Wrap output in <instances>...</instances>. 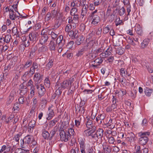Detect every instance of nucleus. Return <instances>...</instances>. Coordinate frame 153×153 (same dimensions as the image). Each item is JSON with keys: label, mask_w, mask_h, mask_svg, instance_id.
Returning <instances> with one entry per match:
<instances>
[{"label": "nucleus", "mask_w": 153, "mask_h": 153, "mask_svg": "<svg viewBox=\"0 0 153 153\" xmlns=\"http://www.w3.org/2000/svg\"><path fill=\"white\" fill-rule=\"evenodd\" d=\"M150 134V133L149 132H141L138 133V136L140 137L139 138V144L143 146L145 145L149 141L148 137Z\"/></svg>", "instance_id": "1"}, {"label": "nucleus", "mask_w": 153, "mask_h": 153, "mask_svg": "<svg viewBox=\"0 0 153 153\" xmlns=\"http://www.w3.org/2000/svg\"><path fill=\"white\" fill-rule=\"evenodd\" d=\"M66 125H64L63 124L61 125L59 129L60 131V135L61 139L62 141L66 142L70 140L71 138L69 135H68V133L66 131Z\"/></svg>", "instance_id": "2"}, {"label": "nucleus", "mask_w": 153, "mask_h": 153, "mask_svg": "<svg viewBox=\"0 0 153 153\" xmlns=\"http://www.w3.org/2000/svg\"><path fill=\"white\" fill-rule=\"evenodd\" d=\"M103 130L102 128H99L95 133L93 134V138L95 140L97 143H99L102 142V139L103 135Z\"/></svg>", "instance_id": "3"}, {"label": "nucleus", "mask_w": 153, "mask_h": 153, "mask_svg": "<svg viewBox=\"0 0 153 153\" xmlns=\"http://www.w3.org/2000/svg\"><path fill=\"white\" fill-rule=\"evenodd\" d=\"M55 133V131L54 130H51L49 133L48 131L44 130L42 131V136L44 139L51 140Z\"/></svg>", "instance_id": "4"}, {"label": "nucleus", "mask_w": 153, "mask_h": 153, "mask_svg": "<svg viewBox=\"0 0 153 153\" xmlns=\"http://www.w3.org/2000/svg\"><path fill=\"white\" fill-rule=\"evenodd\" d=\"M35 85L37 90L39 97H41L45 94L46 89L42 84L38 85L37 84H36Z\"/></svg>", "instance_id": "5"}, {"label": "nucleus", "mask_w": 153, "mask_h": 153, "mask_svg": "<svg viewBox=\"0 0 153 153\" xmlns=\"http://www.w3.org/2000/svg\"><path fill=\"white\" fill-rule=\"evenodd\" d=\"M32 139H33V137L31 135H27L25 136L23 140V144H21V147L25 148V146H24V145L29 144L30 143Z\"/></svg>", "instance_id": "6"}, {"label": "nucleus", "mask_w": 153, "mask_h": 153, "mask_svg": "<svg viewBox=\"0 0 153 153\" xmlns=\"http://www.w3.org/2000/svg\"><path fill=\"white\" fill-rule=\"evenodd\" d=\"M54 107L52 105L49 107L48 111L47 112L48 117L47 119L48 120H50L55 116V114L54 112Z\"/></svg>", "instance_id": "7"}, {"label": "nucleus", "mask_w": 153, "mask_h": 153, "mask_svg": "<svg viewBox=\"0 0 153 153\" xmlns=\"http://www.w3.org/2000/svg\"><path fill=\"white\" fill-rule=\"evenodd\" d=\"M43 75L41 74L40 73H35L33 77V80L35 83H40L42 79Z\"/></svg>", "instance_id": "8"}, {"label": "nucleus", "mask_w": 153, "mask_h": 153, "mask_svg": "<svg viewBox=\"0 0 153 153\" xmlns=\"http://www.w3.org/2000/svg\"><path fill=\"white\" fill-rule=\"evenodd\" d=\"M74 78H72L71 80H65L63 81L61 84V88L65 89L68 87L69 85H71V83L74 81Z\"/></svg>", "instance_id": "9"}, {"label": "nucleus", "mask_w": 153, "mask_h": 153, "mask_svg": "<svg viewBox=\"0 0 153 153\" xmlns=\"http://www.w3.org/2000/svg\"><path fill=\"white\" fill-rule=\"evenodd\" d=\"M56 43L59 44L58 52L61 53L62 51V48L65 43V40L64 39H56Z\"/></svg>", "instance_id": "10"}, {"label": "nucleus", "mask_w": 153, "mask_h": 153, "mask_svg": "<svg viewBox=\"0 0 153 153\" xmlns=\"http://www.w3.org/2000/svg\"><path fill=\"white\" fill-rule=\"evenodd\" d=\"M38 67V65L36 62H33L32 65L30 67V70L29 71V75H32L35 72V70L37 69Z\"/></svg>", "instance_id": "11"}, {"label": "nucleus", "mask_w": 153, "mask_h": 153, "mask_svg": "<svg viewBox=\"0 0 153 153\" xmlns=\"http://www.w3.org/2000/svg\"><path fill=\"white\" fill-rule=\"evenodd\" d=\"M90 17L91 18V23L93 25H97L100 21V19L98 16H90Z\"/></svg>", "instance_id": "12"}, {"label": "nucleus", "mask_w": 153, "mask_h": 153, "mask_svg": "<svg viewBox=\"0 0 153 153\" xmlns=\"http://www.w3.org/2000/svg\"><path fill=\"white\" fill-rule=\"evenodd\" d=\"M68 22L70 25L72 30L74 29L76 27V24L77 22H74L73 21L72 18L71 17H69L66 20Z\"/></svg>", "instance_id": "13"}, {"label": "nucleus", "mask_w": 153, "mask_h": 153, "mask_svg": "<svg viewBox=\"0 0 153 153\" xmlns=\"http://www.w3.org/2000/svg\"><path fill=\"white\" fill-rule=\"evenodd\" d=\"M144 93L148 97H150L151 96L152 94L153 93V89L150 88L148 87H146L144 89Z\"/></svg>", "instance_id": "14"}, {"label": "nucleus", "mask_w": 153, "mask_h": 153, "mask_svg": "<svg viewBox=\"0 0 153 153\" xmlns=\"http://www.w3.org/2000/svg\"><path fill=\"white\" fill-rule=\"evenodd\" d=\"M76 108V112L77 114H79V115H82V114H83L85 112V110L84 107H78L77 105Z\"/></svg>", "instance_id": "15"}, {"label": "nucleus", "mask_w": 153, "mask_h": 153, "mask_svg": "<svg viewBox=\"0 0 153 153\" xmlns=\"http://www.w3.org/2000/svg\"><path fill=\"white\" fill-rule=\"evenodd\" d=\"M56 40H52L50 42L49 46L51 51H55V50L56 46Z\"/></svg>", "instance_id": "16"}, {"label": "nucleus", "mask_w": 153, "mask_h": 153, "mask_svg": "<svg viewBox=\"0 0 153 153\" xmlns=\"http://www.w3.org/2000/svg\"><path fill=\"white\" fill-rule=\"evenodd\" d=\"M36 122L34 120H31L28 124V131L30 132L32 131L36 125Z\"/></svg>", "instance_id": "17"}, {"label": "nucleus", "mask_w": 153, "mask_h": 153, "mask_svg": "<svg viewBox=\"0 0 153 153\" xmlns=\"http://www.w3.org/2000/svg\"><path fill=\"white\" fill-rule=\"evenodd\" d=\"M68 32V34L70 37H73L74 38H77L78 37L79 33L77 32H74L72 30Z\"/></svg>", "instance_id": "18"}, {"label": "nucleus", "mask_w": 153, "mask_h": 153, "mask_svg": "<svg viewBox=\"0 0 153 153\" xmlns=\"http://www.w3.org/2000/svg\"><path fill=\"white\" fill-rule=\"evenodd\" d=\"M116 52L119 55H121L123 54L125 51L124 48L121 47H118L117 48H115Z\"/></svg>", "instance_id": "19"}, {"label": "nucleus", "mask_w": 153, "mask_h": 153, "mask_svg": "<svg viewBox=\"0 0 153 153\" xmlns=\"http://www.w3.org/2000/svg\"><path fill=\"white\" fill-rule=\"evenodd\" d=\"M135 29L138 35H141L143 34L141 27L139 25L137 24L136 25Z\"/></svg>", "instance_id": "20"}, {"label": "nucleus", "mask_w": 153, "mask_h": 153, "mask_svg": "<svg viewBox=\"0 0 153 153\" xmlns=\"http://www.w3.org/2000/svg\"><path fill=\"white\" fill-rule=\"evenodd\" d=\"M88 48L87 47H85L82 48L80 49L76 54V56L77 57L81 56L83 54L84 51L88 50Z\"/></svg>", "instance_id": "21"}, {"label": "nucleus", "mask_w": 153, "mask_h": 153, "mask_svg": "<svg viewBox=\"0 0 153 153\" xmlns=\"http://www.w3.org/2000/svg\"><path fill=\"white\" fill-rule=\"evenodd\" d=\"M88 8V6H85L83 7H82L81 15L82 16V18L84 16H86L87 13V10Z\"/></svg>", "instance_id": "22"}, {"label": "nucleus", "mask_w": 153, "mask_h": 153, "mask_svg": "<svg viewBox=\"0 0 153 153\" xmlns=\"http://www.w3.org/2000/svg\"><path fill=\"white\" fill-rule=\"evenodd\" d=\"M122 41L119 39H113V45L115 46H119L120 45Z\"/></svg>", "instance_id": "23"}, {"label": "nucleus", "mask_w": 153, "mask_h": 153, "mask_svg": "<svg viewBox=\"0 0 153 153\" xmlns=\"http://www.w3.org/2000/svg\"><path fill=\"white\" fill-rule=\"evenodd\" d=\"M59 13V9L58 7H55L51 11L52 16L53 18L57 17Z\"/></svg>", "instance_id": "24"}, {"label": "nucleus", "mask_w": 153, "mask_h": 153, "mask_svg": "<svg viewBox=\"0 0 153 153\" xmlns=\"http://www.w3.org/2000/svg\"><path fill=\"white\" fill-rule=\"evenodd\" d=\"M33 62L31 60L29 59L28 60L25 62L24 65V68L27 69L30 67L33 64Z\"/></svg>", "instance_id": "25"}, {"label": "nucleus", "mask_w": 153, "mask_h": 153, "mask_svg": "<svg viewBox=\"0 0 153 153\" xmlns=\"http://www.w3.org/2000/svg\"><path fill=\"white\" fill-rule=\"evenodd\" d=\"M149 42V39H144L141 44V48H144L147 46Z\"/></svg>", "instance_id": "26"}, {"label": "nucleus", "mask_w": 153, "mask_h": 153, "mask_svg": "<svg viewBox=\"0 0 153 153\" xmlns=\"http://www.w3.org/2000/svg\"><path fill=\"white\" fill-rule=\"evenodd\" d=\"M85 140L82 138L80 137L78 139V142L80 145V148L85 147Z\"/></svg>", "instance_id": "27"}, {"label": "nucleus", "mask_w": 153, "mask_h": 153, "mask_svg": "<svg viewBox=\"0 0 153 153\" xmlns=\"http://www.w3.org/2000/svg\"><path fill=\"white\" fill-rule=\"evenodd\" d=\"M10 11V12L9 13V18L10 19L14 20H15L16 17H18V16H15L13 10L12 9Z\"/></svg>", "instance_id": "28"}, {"label": "nucleus", "mask_w": 153, "mask_h": 153, "mask_svg": "<svg viewBox=\"0 0 153 153\" xmlns=\"http://www.w3.org/2000/svg\"><path fill=\"white\" fill-rule=\"evenodd\" d=\"M70 14L71 16L78 14V10L75 7H73L70 10Z\"/></svg>", "instance_id": "29"}, {"label": "nucleus", "mask_w": 153, "mask_h": 153, "mask_svg": "<svg viewBox=\"0 0 153 153\" xmlns=\"http://www.w3.org/2000/svg\"><path fill=\"white\" fill-rule=\"evenodd\" d=\"M14 96L13 95L10 94L7 99L6 103V105L7 106L10 105L12 102Z\"/></svg>", "instance_id": "30"}, {"label": "nucleus", "mask_w": 153, "mask_h": 153, "mask_svg": "<svg viewBox=\"0 0 153 153\" xmlns=\"http://www.w3.org/2000/svg\"><path fill=\"white\" fill-rule=\"evenodd\" d=\"M66 131L70 137L71 136L74 135L75 134L74 130L71 128H68V130H66Z\"/></svg>", "instance_id": "31"}, {"label": "nucleus", "mask_w": 153, "mask_h": 153, "mask_svg": "<svg viewBox=\"0 0 153 153\" xmlns=\"http://www.w3.org/2000/svg\"><path fill=\"white\" fill-rule=\"evenodd\" d=\"M81 116L77 118V119L75 121V125L77 127H79L80 124L82 117Z\"/></svg>", "instance_id": "32"}, {"label": "nucleus", "mask_w": 153, "mask_h": 153, "mask_svg": "<svg viewBox=\"0 0 153 153\" xmlns=\"http://www.w3.org/2000/svg\"><path fill=\"white\" fill-rule=\"evenodd\" d=\"M105 118V114L104 113L101 114L98 116V118L100 120L99 122V124H101L102 123V121Z\"/></svg>", "instance_id": "33"}, {"label": "nucleus", "mask_w": 153, "mask_h": 153, "mask_svg": "<svg viewBox=\"0 0 153 153\" xmlns=\"http://www.w3.org/2000/svg\"><path fill=\"white\" fill-rule=\"evenodd\" d=\"M93 134H93V133L90 132L88 129L85 130L84 131V134L86 136H91L92 138L93 136Z\"/></svg>", "instance_id": "34"}, {"label": "nucleus", "mask_w": 153, "mask_h": 153, "mask_svg": "<svg viewBox=\"0 0 153 153\" xmlns=\"http://www.w3.org/2000/svg\"><path fill=\"white\" fill-rule=\"evenodd\" d=\"M44 84L45 86L49 88L50 85V82L48 78H46L44 82Z\"/></svg>", "instance_id": "35"}, {"label": "nucleus", "mask_w": 153, "mask_h": 153, "mask_svg": "<svg viewBox=\"0 0 153 153\" xmlns=\"http://www.w3.org/2000/svg\"><path fill=\"white\" fill-rule=\"evenodd\" d=\"M22 134L21 133L15 135L13 139V140H15L16 142H19V137L22 136Z\"/></svg>", "instance_id": "36"}, {"label": "nucleus", "mask_w": 153, "mask_h": 153, "mask_svg": "<svg viewBox=\"0 0 153 153\" xmlns=\"http://www.w3.org/2000/svg\"><path fill=\"white\" fill-rule=\"evenodd\" d=\"M59 86L57 85L56 88H57V90L55 91V93L58 95H59L61 94L62 93V91H61V87H59Z\"/></svg>", "instance_id": "37"}, {"label": "nucleus", "mask_w": 153, "mask_h": 153, "mask_svg": "<svg viewBox=\"0 0 153 153\" xmlns=\"http://www.w3.org/2000/svg\"><path fill=\"white\" fill-rule=\"evenodd\" d=\"M53 65V60L52 59L50 60L49 62L46 65L47 68L50 69L51 68Z\"/></svg>", "instance_id": "38"}, {"label": "nucleus", "mask_w": 153, "mask_h": 153, "mask_svg": "<svg viewBox=\"0 0 153 153\" xmlns=\"http://www.w3.org/2000/svg\"><path fill=\"white\" fill-rule=\"evenodd\" d=\"M135 152L136 153H142V151L140 147L139 146H135Z\"/></svg>", "instance_id": "39"}, {"label": "nucleus", "mask_w": 153, "mask_h": 153, "mask_svg": "<svg viewBox=\"0 0 153 153\" xmlns=\"http://www.w3.org/2000/svg\"><path fill=\"white\" fill-rule=\"evenodd\" d=\"M113 51V48L111 46H109L107 49L105 50V51L107 53L108 55H110Z\"/></svg>", "instance_id": "40"}, {"label": "nucleus", "mask_w": 153, "mask_h": 153, "mask_svg": "<svg viewBox=\"0 0 153 153\" xmlns=\"http://www.w3.org/2000/svg\"><path fill=\"white\" fill-rule=\"evenodd\" d=\"M105 47L104 45H103V46L97 49L96 51V53H98L100 52H102L104 51H105Z\"/></svg>", "instance_id": "41"}, {"label": "nucleus", "mask_w": 153, "mask_h": 153, "mask_svg": "<svg viewBox=\"0 0 153 153\" xmlns=\"http://www.w3.org/2000/svg\"><path fill=\"white\" fill-rule=\"evenodd\" d=\"M22 41L25 47H28L30 44V42L29 40H27L26 39H22Z\"/></svg>", "instance_id": "42"}, {"label": "nucleus", "mask_w": 153, "mask_h": 153, "mask_svg": "<svg viewBox=\"0 0 153 153\" xmlns=\"http://www.w3.org/2000/svg\"><path fill=\"white\" fill-rule=\"evenodd\" d=\"M35 87L32 86L30 87V94L31 97H33L35 95Z\"/></svg>", "instance_id": "43"}, {"label": "nucleus", "mask_w": 153, "mask_h": 153, "mask_svg": "<svg viewBox=\"0 0 153 153\" xmlns=\"http://www.w3.org/2000/svg\"><path fill=\"white\" fill-rule=\"evenodd\" d=\"M125 12V10L123 7L119 10V14L120 16H123Z\"/></svg>", "instance_id": "44"}, {"label": "nucleus", "mask_w": 153, "mask_h": 153, "mask_svg": "<svg viewBox=\"0 0 153 153\" xmlns=\"http://www.w3.org/2000/svg\"><path fill=\"white\" fill-rule=\"evenodd\" d=\"M52 17H53L51 15V13L48 12L45 17V21H48L49 20H50Z\"/></svg>", "instance_id": "45"}, {"label": "nucleus", "mask_w": 153, "mask_h": 153, "mask_svg": "<svg viewBox=\"0 0 153 153\" xmlns=\"http://www.w3.org/2000/svg\"><path fill=\"white\" fill-rule=\"evenodd\" d=\"M28 75H29V71H27L25 72L24 74L23 75V76L22 77V79L25 82H26L27 80V76Z\"/></svg>", "instance_id": "46"}, {"label": "nucleus", "mask_w": 153, "mask_h": 153, "mask_svg": "<svg viewBox=\"0 0 153 153\" xmlns=\"http://www.w3.org/2000/svg\"><path fill=\"white\" fill-rule=\"evenodd\" d=\"M127 72L125 69L122 68L120 70V74L122 77L125 76L126 73Z\"/></svg>", "instance_id": "47"}, {"label": "nucleus", "mask_w": 153, "mask_h": 153, "mask_svg": "<svg viewBox=\"0 0 153 153\" xmlns=\"http://www.w3.org/2000/svg\"><path fill=\"white\" fill-rule=\"evenodd\" d=\"M88 128V129L90 132H91V133H93V134L95 132L96 129V127L94 126L89 127V128Z\"/></svg>", "instance_id": "48"}, {"label": "nucleus", "mask_w": 153, "mask_h": 153, "mask_svg": "<svg viewBox=\"0 0 153 153\" xmlns=\"http://www.w3.org/2000/svg\"><path fill=\"white\" fill-rule=\"evenodd\" d=\"M71 153H79L78 148L76 147L74 149H72L71 151Z\"/></svg>", "instance_id": "49"}, {"label": "nucleus", "mask_w": 153, "mask_h": 153, "mask_svg": "<svg viewBox=\"0 0 153 153\" xmlns=\"http://www.w3.org/2000/svg\"><path fill=\"white\" fill-rule=\"evenodd\" d=\"M80 5L82 7L85 6H88L87 4H86V0H80Z\"/></svg>", "instance_id": "50"}, {"label": "nucleus", "mask_w": 153, "mask_h": 153, "mask_svg": "<svg viewBox=\"0 0 153 153\" xmlns=\"http://www.w3.org/2000/svg\"><path fill=\"white\" fill-rule=\"evenodd\" d=\"M19 103L20 104H23L25 102V97L22 96L19 97L18 99Z\"/></svg>", "instance_id": "51"}, {"label": "nucleus", "mask_w": 153, "mask_h": 153, "mask_svg": "<svg viewBox=\"0 0 153 153\" xmlns=\"http://www.w3.org/2000/svg\"><path fill=\"white\" fill-rule=\"evenodd\" d=\"M93 125L92 121L91 120H88L86 123V127L87 128H89V127L92 126Z\"/></svg>", "instance_id": "52"}, {"label": "nucleus", "mask_w": 153, "mask_h": 153, "mask_svg": "<svg viewBox=\"0 0 153 153\" xmlns=\"http://www.w3.org/2000/svg\"><path fill=\"white\" fill-rule=\"evenodd\" d=\"M27 89V87L25 86V82H23L22 84H21L19 86V90H21L25 89Z\"/></svg>", "instance_id": "53"}, {"label": "nucleus", "mask_w": 153, "mask_h": 153, "mask_svg": "<svg viewBox=\"0 0 153 153\" xmlns=\"http://www.w3.org/2000/svg\"><path fill=\"white\" fill-rule=\"evenodd\" d=\"M102 59L101 57H100L96 59L94 61V62L97 63H98L99 64H100L102 63Z\"/></svg>", "instance_id": "54"}, {"label": "nucleus", "mask_w": 153, "mask_h": 153, "mask_svg": "<svg viewBox=\"0 0 153 153\" xmlns=\"http://www.w3.org/2000/svg\"><path fill=\"white\" fill-rule=\"evenodd\" d=\"M127 41L130 44L133 45L136 44L134 41L133 39H126Z\"/></svg>", "instance_id": "55"}, {"label": "nucleus", "mask_w": 153, "mask_h": 153, "mask_svg": "<svg viewBox=\"0 0 153 153\" xmlns=\"http://www.w3.org/2000/svg\"><path fill=\"white\" fill-rule=\"evenodd\" d=\"M19 104H18L17 102H16L15 103L13 108L14 111H15L16 110V111H18L19 108Z\"/></svg>", "instance_id": "56"}, {"label": "nucleus", "mask_w": 153, "mask_h": 153, "mask_svg": "<svg viewBox=\"0 0 153 153\" xmlns=\"http://www.w3.org/2000/svg\"><path fill=\"white\" fill-rule=\"evenodd\" d=\"M20 91V94L21 96H23L27 93V89L24 90H19Z\"/></svg>", "instance_id": "57"}, {"label": "nucleus", "mask_w": 153, "mask_h": 153, "mask_svg": "<svg viewBox=\"0 0 153 153\" xmlns=\"http://www.w3.org/2000/svg\"><path fill=\"white\" fill-rule=\"evenodd\" d=\"M57 121L55 120H51L49 123V125L51 127H53L57 123Z\"/></svg>", "instance_id": "58"}, {"label": "nucleus", "mask_w": 153, "mask_h": 153, "mask_svg": "<svg viewBox=\"0 0 153 153\" xmlns=\"http://www.w3.org/2000/svg\"><path fill=\"white\" fill-rule=\"evenodd\" d=\"M108 141L110 144H114L115 142L114 139L112 137H108Z\"/></svg>", "instance_id": "59"}, {"label": "nucleus", "mask_w": 153, "mask_h": 153, "mask_svg": "<svg viewBox=\"0 0 153 153\" xmlns=\"http://www.w3.org/2000/svg\"><path fill=\"white\" fill-rule=\"evenodd\" d=\"M102 1V0H94V4L95 6H97L100 4Z\"/></svg>", "instance_id": "60"}, {"label": "nucleus", "mask_w": 153, "mask_h": 153, "mask_svg": "<svg viewBox=\"0 0 153 153\" xmlns=\"http://www.w3.org/2000/svg\"><path fill=\"white\" fill-rule=\"evenodd\" d=\"M103 149L104 153H109L111 152L110 148L108 146H106L105 148L103 147Z\"/></svg>", "instance_id": "61"}, {"label": "nucleus", "mask_w": 153, "mask_h": 153, "mask_svg": "<svg viewBox=\"0 0 153 153\" xmlns=\"http://www.w3.org/2000/svg\"><path fill=\"white\" fill-rule=\"evenodd\" d=\"M72 30V28L70 26V25L68 23L65 27V30L66 32H68Z\"/></svg>", "instance_id": "62"}, {"label": "nucleus", "mask_w": 153, "mask_h": 153, "mask_svg": "<svg viewBox=\"0 0 153 153\" xmlns=\"http://www.w3.org/2000/svg\"><path fill=\"white\" fill-rule=\"evenodd\" d=\"M72 16H74L73 19H72V20L74 22H78V20L79 19L78 15V14L75 15H72Z\"/></svg>", "instance_id": "63"}, {"label": "nucleus", "mask_w": 153, "mask_h": 153, "mask_svg": "<svg viewBox=\"0 0 153 153\" xmlns=\"http://www.w3.org/2000/svg\"><path fill=\"white\" fill-rule=\"evenodd\" d=\"M107 53L106 51L105 52H102L101 53L100 55V57L101 58H104L105 57H107L108 55V54H107Z\"/></svg>", "instance_id": "64"}]
</instances>
